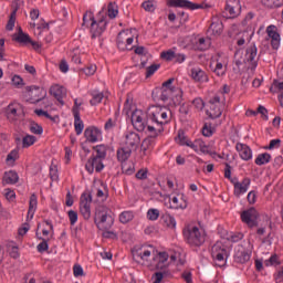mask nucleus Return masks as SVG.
<instances>
[{"label": "nucleus", "mask_w": 283, "mask_h": 283, "mask_svg": "<svg viewBox=\"0 0 283 283\" xmlns=\"http://www.w3.org/2000/svg\"><path fill=\"white\" fill-rule=\"evenodd\" d=\"M235 149L241 160L249 161L253 159V150L247 144L238 143Z\"/></svg>", "instance_id": "27"}, {"label": "nucleus", "mask_w": 283, "mask_h": 283, "mask_svg": "<svg viewBox=\"0 0 283 283\" xmlns=\"http://www.w3.org/2000/svg\"><path fill=\"white\" fill-rule=\"evenodd\" d=\"M134 150L132 148H128L127 146H123L117 150V159L119 163H126V160H129V157L132 156V153Z\"/></svg>", "instance_id": "36"}, {"label": "nucleus", "mask_w": 283, "mask_h": 283, "mask_svg": "<svg viewBox=\"0 0 283 283\" xmlns=\"http://www.w3.org/2000/svg\"><path fill=\"white\" fill-rule=\"evenodd\" d=\"M36 143V137L34 135H25L22 138V147L23 149H28V147H32Z\"/></svg>", "instance_id": "47"}, {"label": "nucleus", "mask_w": 283, "mask_h": 283, "mask_svg": "<svg viewBox=\"0 0 283 283\" xmlns=\"http://www.w3.org/2000/svg\"><path fill=\"white\" fill-rule=\"evenodd\" d=\"M50 249V245L48 244V240L43 239L41 243L38 244L36 250L39 253H45Z\"/></svg>", "instance_id": "62"}, {"label": "nucleus", "mask_w": 283, "mask_h": 283, "mask_svg": "<svg viewBox=\"0 0 283 283\" xmlns=\"http://www.w3.org/2000/svg\"><path fill=\"white\" fill-rule=\"evenodd\" d=\"M280 145H282L281 139H272L268 146L264 147V149L273 150V149H280Z\"/></svg>", "instance_id": "58"}, {"label": "nucleus", "mask_w": 283, "mask_h": 283, "mask_svg": "<svg viewBox=\"0 0 283 283\" xmlns=\"http://www.w3.org/2000/svg\"><path fill=\"white\" fill-rule=\"evenodd\" d=\"M82 109H83V98H75L74 107H73V116H76V114H81Z\"/></svg>", "instance_id": "54"}, {"label": "nucleus", "mask_w": 283, "mask_h": 283, "mask_svg": "<svg viewBox=\"0 0 283 283\" xmlns=\"http://www.w3.org/2000/svg\"><path fill=\"white\" fill-rule=\"evenodd\" d=\"M123 34H125L126 36H138V30L132 28V29H125V30H122L119 33H118V36H123Z\"/></svg>", "instance_id": "57"}, {"label": "nucleus", "mask_w": 283, "mask_h": 283, "mask_svg": "<svg viewBox=\"0 0 283 283\" xmlns=\"http://www.w3.org/2000/svg\"><path fill=\"white\" fill-rule=\"evenodd\" d=\"M231 182L233 185V193L237 198H240L241 196H244L247 191H249V187H251V179L244 178L242 181H239L238 179H231Z\"/></svg>", "instance_id": "16"}, {"label": "nucleus", "mask_w": 283, "mask_h": 283, "mask_svg": "<svg viewBox=\"0 0 283 283\" xmlns=\"http://www.w3.org/2000/svg\"><path fill=\"white\" fill-rule=\"evenodd\" d=\"M164 222L169 227L170 229H176V218L171 214H165L164 216Z\"/></svg>", "instance_id": "55"}, {"label": "nucleus", "mask_w": 283, "mask_h": 283, "mask_svg": "<svg viewBox=\"0 0 283 283\" xmlns=\"http://www.w3.org/2000/svg\"><path fill=\"white\" fill-rule=\"evenodd\" d=\"M42 226L44 227L42 230V235H44V238H48V235H50V233H53L54 226L52 224V221L45 220V221H43Z\"/></svg>", "instance_id": "49"}, {"label": "nucleus", "mask_w": 283, "mask_h": 283, "mask_svg": "<svg viewBox=\"0 0 283 283\" xmlns=\"http://www.w3.org/2000/svg\"><path fill=\"white\" fill-rule=\"evenodd\" d=\"M74 129L76 136H81V134H83V129H85V124L83 123V119H81V114L78 113H75L74 115Z\"/></svg>", "instance_id": "39"}, {"label": "nucleus", "mask_w": 283, "mask_h": 283, "mask_svg": "<svg viewBox=\"0 0 283 283\" xmlns=\"http://www.w3.org/2000/svg\"><path fill=\"white\" fill-rule=\"evenodd\" d=\"M20 107L21 106L19 105V103L9 104L6 109L7 118L9 120H14L17 118V116H19L18 112H19Z\"/></svg>", "instance_id": "35"}, {"label": "nucleus", "mask_w": 283, "mask_h": 283, "mask_svg": "<svg viewBox=\"0 0 283 283\" xmlns=\"http://www.w3.org/2000/svg\"><path fill=\"white\" fill-rule=\"evenodd\" d=\"M226 12H229L230 19L240 17V12H242V4H240V0H227Z\"/></svg>", "instance_id": "22"}, {"label": "nucleus", "mask_w": 283, "mask_h": 283, "mask_svg": "<svg viewBox=\"0 0 283 283\" xmlns=\"http://www.w3.org/2000/svg\"><path fill=\"white\" fill-rule=\"evenodd\" d=\"M268 41L271 42V45L273 48V50H279L280 49V43H281V39L280 36H271L268 39Z\"/></svg>", "instance_id": "61"}, {"label": "nucleus", "mask_w": 283, "mask_h": 283, "mask_svg": "<svg viewBox=\"0 0 283 283\" xmlns=\"http://www.w3.org/2000/svg\"><path fill=\"white\" fill-rule=\"evenodd\" d=\"M50 94L51 96H54L61 105H64L63 98L67 96V90L65 88V86L54 84L50 88Z\"/></svg>", "instance_id": "25"}, {"label": "nucleus", "mask_w": 283, "mask_h": 283, "mask_svg": "<svg viewBox=\"0 0 283 283\" xmlns=\"http://www.w3.org/2000/svg\"><path fill=\"white\" fill-rule=\"evenodd\" d=\"M189 202L187 201V196L185 193H179L170 198V209H187Z\"/></svg>", "instance_id": "23"}, {"label": "nucleus", "mask_w": 283, "mask_h": 283, "mask_svg": "<svg viewBox=\"0 0 283 283\" xmlns=\"http://www.w3.org/2000/svg\"><path fill=\"white\" fill-rule=\"evenodd\" d=\"M104 14H106L108 19H116V17H118V4L115 2H109L107 6V11H104Z\"/></svg>", "instance_id": "40"}, {"label": "nucleus", "mask_w": 283, "mask_h": 283, "mask_svg": "<svg viewBox=\"0 0 283 283\" xmlns=\"http://www.w3.org/2000/svg\"><path fill=\"white\" fill-rule=\"evenodd\" d=\"M132 220H134V211H132V210L123 211L119 214V222L122 224H129V222H132Z\"/></svg>", "instance_id": "43"}, {"label": "nucleus", "mask_w": 283, "mask_h": 283, "mask_svg": "<svg viewBox=\"0 0 283 283\" xmlns=\"http://www.w3.org/2000/svg\"><path fill=\"white\" fill-rule=\"evenodd\" d=\"M163 277H165V275L163 274V272H157L151 276V281L153 283H160L163 282Z\"/></svg>", "instance_id": "64"}, {"label": "nucleus", "mask_w": 283, "mask_h": 283, "mask_svg": "<svg viewBox=\"0 0 283 283\" xmlns=\"http://www.w3.org/2000/svg\"><path fill=\"white\" fill-rule=\"evenodd\" d=\"M86 171L88 174H92L93 171H96L97 174L103 171L105 169V165H103V160H101L97 157H92L87 160L86 165Z\"/></svg>", "instance_id": "24"}, {"label": "nucleus", "mask_w": 283, "mask_h": 283, "mask_svg": "<svg viewBox=\"0 0 283 283\" xmlns=\"http://www.w3.org/2000/svg\"><path fill=\"white\" fill-rule=\"evenodd\" d=\"M190 149H193L196 154H211V147L202 139L192 142Z\"/></svg>", "instance_id": "28"}, {"label": "nucleus", "mask_w": 283, "mask_h": 283, "mask_svg": "<svg viewBox=\"0 0 283 283\" xmlns=\"http://www.w3.org/2000/svg\"><path fill=\"white\" fill-rule=\"evenodd\" d=\"M147 218L148 220H151L153 222H155V220H158V218H160V210L156 208L148 209Z\"/></svg>", "instance_id": "50"}, {"label": "nucleus", "mask_w": 283, "mask_h": 283, "mask_svg": "<svg viewBox=\"0 0 283 283\" xmlns=\"http://www.w3.org/2000/svg\"><path fill=\"white\" fill-rule=\"evenodd\" d=\"M95 224L99 231H103V238L116 239V232L109 230L114 227V217L109 216V210L99 207L95 212Z\"/></svg>", "instance_id": "4"}, {"label": "nucleus", "mask_w": 283, "mask_h": 283, "mask_svg": "<svg viewBox=\"0 0 283 283\" xmlns=\"http://www.w3.org/2000/svg\"><path fill=\"white\" fill-rule=\"evenodd\" d=\"M25 90L27 101L28 103H32L33 105H36V103H41V101H43L48 96V92L41 86H27Z\"/></svg>", "instance_id": "13"}, {"label": "nucleus", "mask_w": 283, "mask_h": 283, "mask_svg": "<svg viewBox=\"0 0 283 283\" xmlns=\"http://www.w3.org/2000/svg\"><path fill=\"white\" fill-rule=\"evenodd\" d=\"M133 258L139 264L147 266L148 269H156L157 271H165L169 264L182 265V262H178V254L170 255L167 252H158L154 245L144 244L135 247L133 250Z\"/></svg>", "instance_id": "1"}, {"label": "nucleus", "mask_w": 283, "mask_h": 283, "mask_svg": "<svg viewBox=\"0 0 283 283\" xmlns=\"http://www.w3.org/2000/svg\"><path fill=\"white\" fill-rule=\"evenodd\" d=\"M123 114L126 116L130 114L132 125L137 132L149 134V116L147 117V113L143 109L134 108L129 98L124 104Z\"/></svg>", "instance_id": "3"}, {"label": "nucleus", "mask_w": 283, "mask_h": 283, "mask_svg": "<svg viewBox=\"0 0 283 283\" xmlns=\"http://www.w3.org/2000/svg\"><path fill=\"white\" fill-rule=\"evenodd\" d=\"M256 34H259V36L263 34H268V36H280V29H277L275 24H270L266 29L264 25H261Z\"/></svg>", "instance_id": "30"}, {"label": "nucleus", "mask_w": 283, "mask_h": 283, "mask_svg": "<svg viewBox=\"0 0 283 283\" xmlns=\"http://www.w3.org/2000/svg\"><path fill=\"white\" fill-rule=\"evenodd\" d=\"M105 30H107V15L105 14V8H103L96 14V21L90 24V32L92 36H103Z\"/></svg>", "instance_id": "10"}, {"label": "nucleus", "mask_w": 283, "mask_h": 283, "mask_svg": "<svg viewBox=\"0 0 283 283\" xmlns=\"http://www.w3.org/2000/svg\"><path fill=\"white\" fill-rule=\"evenodd\" d=\"M229 67V56L224 54H217L210 62V69L216 76L222 77L227 75Z\"/></svg>", "instance_id": "11"}, {"label": "nucleus", "mask_w": 283, "mask_h": 283, "mask_svg": "<svg viewBox=\"0 0 283 283\" xmlns=\"http://www.w3.org/2000/svg\"><path fill=\"white\" fill-rule=\"evenodd\" d=\"M224 97H220V95L212 96L208 102L207 115L209 118H220L222 116V112H224Z\"/></svg>", "instance_id": "9"}, {"label": "nucleus", "mask_w": 283, "mask_h": 283, "mask_svg": "<svg viewBox=\"0 0 283 283\" xmlns=\"http://www.w3.org/2000/svg\"><path fill=\"white\" fill-rule=\"evenodd\" d=\"M258 220H260V212L255 208H250L241 212V221L250 229L258 227Z\"/></svg>", "instance_id": "14"}, {"label": "nucleus", "mask_w": 283, "mask_h": 283, "mask_svg": "<svg viewBox=\"0 0 283 283\" xmlns=\"http://www.w3.org/2000/svg\"><path fill=\"white\" fill-rule=\"evenodd\" d=\"M17 12H19V3L12 4V11L10 13L6 30L12 32L14 30V23H17Z\"/></svg>", "instance_id": "32"}, {"label": "nucleus", "mask_w": 283, "mask_h": 283, "mask_svg": "<svg viewBox=\"0 0 283 283\" xmlns=\"http://www.w3.org/2000/svg\"><path fill=\"white\" fill-rule=\"evenodd\" d=\"M19 182V174L14 170L4 172L2 177V185H17Z\"/></svg>", "instance_id": "33"}, {"label": "nucleus", "mask_w": 283, "mask_h": 283, "mask_svg": "<svg viewBox=\"0 0 283 283\" xmlns=\"http://www.w3.org/2000/svg\"><path fill=\"white\" fill-rule=\"evenodd\" d=\"M190 77L195 83H209V75L200 66H193L190 70Z\"/></svg>", "instance_id": "20"}, {"label": "nucleus", "mask_w": 283, "mask_h": 283, "mask_svg": "<svg viewBox=\"0 0 283 283\" xmlns=\"http://www.w3.org/2000/svg\"><path fill=\"white\" fill-rule=\"evenodd\" d=\"M174 78H169L163 84L160 98L164 103H172V105H180L182 103V88L171 86Z\"/></svg>", "instance_id": "5"}, {"label": "nucleus", "mask_w": 283, "mask_h": 283, "mask_svg": "<svg viewBox=\"0 0 283 283\" xmlns=\"http://www.w3.org/2000/svg\"><path fill=\"white\" fill-rule=\"evenodd\" d=\"M179 44L181 48H188L189 50L205 51L211 45V40L209 38L185 36L180 38Z\"/></svg>", "instance_id": "8"}, {"label": "nucleus", "mask_w": 283, "mask_h": 283, "mask_svg": "<svg viewBox=\"0 0 283 283\" xmlns=\"http://www.w3.org/2000/svg\"><path fill=\"white\" fill-rule=\"evenodd\" d=\"M253 253V243L248 241V248L244 250L242 245L237 248L234 260L240 264H244L251 260V254Z\"/></svg>", "instance_id": "15"}, {"label": "nucleus", "mask_w": 283, "mask_h": 283, "mask_svg": "<svg viewBox=\"0 0 283 283\" xmlns=\"http://www.w3.org/2000/svg\"><path fill=\"white\" fill-rule=\"evenodd\" d=\"M254 163L259 167H262V165H269L271 163V154L269 153L259 154Z\"/></svg>", "instance_id": "42"}, {"label": "nucleus", "mask_w": 283, "mask_h": 283, "mask_svg": "<svg viewBox=\"0 0 283 283\" xmlns=\"http://www.w3.org/2000/svg\"><path fill=\"white\" fill-rule=\"evenodd\" d=\"M175 57H176V48L163 51L160 53V59H163L164 61H174Z\"/></svg>", "instance_id": "48"}, {"label": "nucleus", "mask_w": 283, "mask_h": 283, "mask_svg": "<svg viewBox=\"0 0 283 283\" xmlns=\"http://www.w3.org/2000/svg\"><path fill=\"white\" fill-rule=\"evenodd\" d=\"M34 114H36L39 117H43L48 118L49 120H56L57 117H52V115H50V113H48V111L43 109V108H38L34 111Z\"/></svg>", "instance_id": "53"}, {"label": "nucleus", "mask_w": 283, "mask_h": 283, "mask_svg": "<svg viewBox=\"0 0 283 283\" xmlns=\"http://www.w3.org/2000/svg\"><path fill=\"white\" fill-rule=\"evenodd\" d=\"M17 160H19V149H13L8 154L6 163L9 167H14Z\"/></svg>", "instance_id": "44"}, {"label": "nucleus", "mask_w": 283, "mask_h": 283, "mask_svg": "<svg viewBox=\"0 0 283 283\" xmlns=\"http://www.w3.org/2000/svg\"><path fill=\"white\" fill-rule=\"evenodd\" d=\"M211 256L217 266H224V264H227V260L229 259V245H227L224 239L217 241L212 245Z\"/></svg>", "instance_id": "6"}, {"label": "nucleus", "mask_w": 283, "mask_h": 283, "mask_svg": "<svg viewBox=\"0 0 283 283\" xmlns=\"http://www.w3.org/2000/svg\"><path fill=\"white\" fill-rule=\"evenodd\" d=\"M91 96L90 103L93 106L99 105V103H103V98H105V95L101 91H92Z\"/></svg>", "instance_id": "41"}, {"label": "nucleus", "mask_w": 283, "mask_h": 283, "mask_svg": "<svg viewBox=\"0 0 283 283\" xmlns=\"http://www.w3.org/2000/svg\"><path fill=\"white\" fill-rule=\"evenodd\" d=\"M109 149V146L99 144L94 147L95 151V158H98L99 160L104 161L105 158H107V150Z\"/></svg>", "instance_id": "37"}, {"label": "nucleus", "mask_w": 283, "mask_h": 283, "mask_svg": "<svg viewBox=\"0 0 283 283\" xmlns=\"http://www.w3.org/2000/svg\"><path fill=\"white\" fill-rule=\"evenodd\" d=\"M92 197L90 195H82L81 203H80V211L82 216H84L85 220H90L92 216Z\"/></svg>", "instance_id": "19"}, {"label": "nucleus", "mask_w": 283, "mask_h": 283, "mask_svg": "<svg viewBox=\"0 0 283 283\" xmlns=\"http://www.w3.org/2000/svg\"><path fill=\"white\" fill-rule=\"evenodd\" d=\"M4 197L9 202H14V200L17 199V192H14V190L10 188H7L4 189Z\"/></svg>", "instance_id": "56"}, {"label": "nucleus", "mask_w": 283, "mask_h": 283, "mask_svg": "<svg viewBox=\"0 0 283 283\" xmlns=\"http://www.w3.org/2000/svg\"><path fill=\"white\" fill-rule=\"evenodd\" d=\"M50 177L52 182H59V169L56 168V166H51Z\"/></svg>", "instance_id": "60"}, {"label": "nucleus", "mask_w": 283, "mask_h": 283, "mask_svg": "<svg viewBox=\"0 0 283 283\" xmlns=\"http://www.w3.org/2000/svg\"><path fill=\"white\" fill-rule=\"evenodd\" d=\"M31 134H36L38 136H41L43 134V127L39 124H33L30 126Z\"/></svg>", "instance_id": "63"}, {"label": "nucleus", "mask_w": 283, "mask_h": 283, "mask_svg": "<svg viewBox=\"0 0 283 283\" xmlns=\"http://www.w3.org/2000/svg\"><path fill=\"white\" fill-rule=\"evenodd\" d=\"M282 91H283V81L280 82L277 80H274L270 87V92H272L273 94H277V92H282Z\"/></svg>", "instance_id": "51"}, {"label": "nucleus", "mask_w": 283, "mask_h": 283, "mask_svg": "<svg viewBox=\"0 0 283 283\" xmlns=\"http://www.w3.org/2000/svg\"><path fill=\"white\" fill-rule=\"evenodd\" d=\"M73 275L74 277H85V271L83 266L78 263L74 264L73 266Z\"/></svg>", "instance_id": "52"}, {"label": "nucleus", "mask_w": 283, "mask_h": 283, "mask_svg": "<svg viewBox=\"0 0 283 283\" xmlns=\"http://www.w3.org/2000/svg\"><path fill=\"white\" fill-rule=\"evenodd\" d=\"M169 8H184L185 10H200L202 4L193 3L189 0H167Z\"/></svg>", "instance_id": "17"}, {"label": "nucleus", "mask_w": 283, "mask_h": 283, "mask_svg": "<svg viewBox=\"0 0 283 283\" xmlns=\"http://www.w3.org/2000/svg\"><path fill=\"white\" fill-rule=\"evenodd\" d=\"M94 21H96V17H94V12L86 11L83 14V23H82V25H86V28H90V24L94 23Z\"/></svg>", "instance_id": "46"}, {"label": "nucleus", "mask_w": 283, "mask_h": 283, "mask_svg": "<svg viewBox=\"0 0 283 283\" xmlns=\"http://www.w3.org/2000/svg\"><path fill=\"white\" fill-rule=\"evenodd\" d=\"M147 134L148 137H146L142 143V151L144 156H147V154L154 149V146L156 145V138H158V136H153L149 133Z\"/></svg>", "instance_id": "29"}, {"label": "nucleus", "mask_w": 283, "mask_h": 283, "mask_svg": "<svg viewBox=\"0 0 283 283\" xmlns=\"http://www.w3.org/2000/svg\"><path fill=\"white\" fill-rule=\"evenodd\" d=\"M160 69V65L158 64H153L146 69V77L149 78V76H154L156 72Z\"/></svg>", "instance_id": "59"}, {"label": "nucleus", "mask_w": 283, "mask_h": 283, "mask_svg": "<svg viewBox=\"0 0 283 283\" xmlns=\"http://www.w3.org/2000/svg\"><path fill=\"white\" fill-rule=\"evenodd\" d=\"M140 146V135L135 132L127 133L125 136V147L136 151Z\"/></svg>", "instance_id": "21"}, {"label": "nucleus", "mask_w": 283, "mask_h": 283, "mask_svg": "<svg viewBox=\"0 0 283 283\" xmlns=\"http://www.w3.org/2000/svg\"><path fill=\"white\" fill-rule=\"evenodd\" d=\"M14 43H20V45H25L27 48H33V50H41L43 44L39 41H33L30 36H14Z\"/></svg>", "instance_id": "26"}, {"label": "nucleus", "mask_w": 283, "mask_h": 283, "mask_svg": "<svg viewBox=\"0 0 283 283\" xmlns=\"http://www.w3.org/2000/svg\"><path fill=\"white\" fill-rule=\"evenodd\" d=\"M235 57H238V53H235ZM234 63L237 67H240L242 63H247L249 67H251L252 70H255V67H258V46H255V44H251L247 49L245 57L243 59V61L235 59Z\"/></svg>", "instance_id": "12"}, {"label": "nucleus", "mask_w": 283, "mask_h": 283, "mask_svg": "<svg viewBox=\"0 0 283 283\" xmlns=\"http://www.w3.org/2000/svg\"><path fill=\"white\" fill-rule=\"evenodd\" d=\"M176 144L180 145L181 147H191L192 143L189 137L185 136V132L179 130L178 136L176 137Z\"/></svg>", "instance_id": "38"}, {"label": "nucleus", "mask_w": 283, "mask_h": 283, "mask_svg": "<svg viewBox=\"0 0 283 283\" xmlns=\"http://www.w3.org/2000/svg\"><path fill=\"white\" fill-rule=\"evenodd\" d=\"M171 123V109L165 106H153L148 113V134L160 136L165 132V125Z\"/></svg>", "instance_id": "2"}, {"label": "nucleus", "mask_w": 283, "mask_h": 283, "mask_svg": "<svg viewBox=\"0 0 283 283\" xmlns=\"http://www.w3.org/2000/svg\"><path fill=\"white\" fill-rule=\"evenodd\" d=\"M38 207H39V198L36 197L35 193H32L29 199V210L27 214V218L29 220H32V218H34V213H36Z\"/></svg>", "instance_id": "31"}, {"label": "nucleus", "mask_w": 283, "mask_h": 283, "mask_svg": "<svg viewBox=\"0 0 283 283\" xmlns=\"http://www.w3.org/2000/svg\"><path fill=\"white\" fill-rule=\"evenodd\" d=\"M184 235L190 244V247H202L205 244V240L207 238V234L205 233V230L196 227V226H189L184 230Z\"/></svg>", "instance_id": "7"}, {"label": "nucleus", "mask_w": 283, "mask_h": 283, "mask_svg": "<svg viewBox=\"0 0 283 283\" xmlns=\"http://www.w3.org/2000/svg\"><path fill=\"white\" fill-rule=\"evenodd\" d=\"M84 136L88 143H101L103 140V130L95 126H88L84 130Z\"/></svg>", "instance_id": "18"}, {"label": "nucleus", "mask_w": 283, "mask_h": 283, "mask_svg": "<svg viewBox=\"0 0 283 283\" xmlns=\"http://www.w3.org/2000/svg\"><path fill=\"white\" fill-rule=\"evenodd\" d=\"M223 25L221 21L212 22L207 30V36H220L222 34Z\"/></svg>", "instance_id": "34"}, {"label": "nucleus", "mask_w": 283, "mask_h": 283, "mask_svg": "<svg viewBox=\"0 0 283 283\" xmlns=\"http://www.w3.org/2000/svg\"><path fill=\"white\" fill-rule=\"evenodd\" d=\"M265 8L270 10H275V8H282L283 0H261Z\"/></svg>", "instance_id": "45"}]
</instances>
